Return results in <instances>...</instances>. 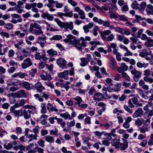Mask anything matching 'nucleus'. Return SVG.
I'll use <instances>...</instances> for the list:
<instances>
[{"label": "nucleus", "mask_w": 153, "mask_h": 153, "mask_svg": "<svg viewBox=\"0 0 153 153\" xmlns=\"http://www.w3.org/2000/svg\"><path fill=\"white\" fill-rule=\"evenodd\" d=\"M25 103V100L24 99H22L19 102L16 103L18 108L23 105Z\"/></svg>", "instance_id": "obj_42"}, {"label": "nucleus", "mask_w": 153, "mask_h": 153, "mask_svg": "<svg viewBox=\"0 0 153 153\" xmlns=\"http://www.w3.org/2000/svg\"><path fill=\"white\" fill-rule=\"evenodd\" d=\"M93 20L94 21L98 23L99 24L101 25L102 22V20L101 19H98L96 17H94L93 18Z\"/></svg>", "instance_id": "obj_56"}, {"label": "nucleus", "mask_w": 153, "mask_h": 153, "mask_svg": "<svg viewBox=\"0 0 153 153\" xmlns=\"http://www.w3.org/2000/svg\"><path fill=\"white\" fill-rule=\"evenodd\" d=\"M50 132L51 135H53L56 137H57L59 135L58 131L56 128L55 130H51Z\"/></svg>", "instance_id": "obj_47"}, {"label": "nucleus", "mask_w": 153, "mask_h": 153, "mask_svg": "<svg viewBox=\"0 0 153 153\" xmlns=\"http://www.w3.org/2000/svg\"><path fill=\"white\" fill-rule=\"evenodd\" d=\"M120 145V149L123 150H124L128 147V143L126 141L123 143H121Z\"/></svg>", "instance_id": "obj_33"}, {"label": "nucleus", "mask_w": 153, "mask_h": 153, "mask_svg": "<svg viewBox=\"0 0 153 153\" xmlns=\"http://www.w3.org/2000/svg\"><path fill=\"white\" fill-rule=\"evenodd\" d=\"M122 85L123 86L126 88L130 87L131 85L130 79H129V81H128L126 80H124L122 82Z\"/></svg>", "instance_id": "obj_31"}, {"label": "nucleus", "mask_w": 153, "mask_h": 153, "mask_svg": "<svg viewBox=\"0 0 153 153\" xmlns=\"http://www.w3.org/2000/svg\"><path fill=\"white\" fill-rule=\"evenodd\" d=\"M34 88L37 92L39 93H42L43 91L45 89V87L39 82H38L35 83Z\"/></svg>", "instance_id": "obj_7"}, {"label": "nucleus", "mask_w": 153, "mask_h": 153, "mask_svg": "<svg viewBox=\"0 0 153 153\" xmlns=\"http://www.w3.org/2000/svg\"><path fill=\"white\" fill-rule=\"evenodd\" d=\"M31 114V111L25 110L22 111V116H23L25 119L27 120L30 118Z\"/></svg>", "instance_id": "obj_14"}, {"label": "nucleus", "mask_w": 153, "mask_h": 153, "mask_svg": "<svg viewBox=\"0 0 153 153\" xmlns=\"http://www.w3.org/2000/svg\"><path fill=\"white\" fill-rule=\"evenodd\" d=\"M99 27L97 26H95L91 30L93 35L94 36H96L98 34L97 31L99 30Z\"/></svg>", "instance_id": "obj_43"}, {"label": "nucleus", "mask_w": 153, "mask_h": 153, "mask_svg": "<svg viewBox=\"0 0 153 153\" xmlns=\"http://www.w3.org/2000/svg\"><path fill=\"white\" fill-rule=\"evenodd\" d=\"M45 105L46 104L45 103H41V107L42 109H41V112L42 114H45L47 112Z\"/></svg>", "instance_id": "obj_38"}, {"label": "nucleus", "mask_w": 153, "mask_h": 153, "mask_svg": "<svg viewBox=\"0 0 153 153\" xmlns=\"http://www.w3.org/2000/svg\"><path fill=\"white\" fill-rule=\"evenodd\" d=\"M38 65L39 68L42 69L46 65V63H45V62H44L42 60H40Z\"/></svg>", "instance_id": "obj_50"}, {"label": "nucleus", "mask_w": 153, "mask_h": 153, "mask_svg": "<svg viewBox=\"0 0 153 153\" xmlns=\"http://www.w3.org/2000/svg\"><path fill=\"white\" fill-rule=\"evenodd\" d=\"M86 56L87 57H82L80 58L81 62L80 63V65L82 67H84L90 61V59L91 58V55L87 54Z\"/></svg>", "instance_id": "obj_5"}, {"label": "nucleus", "mask_w": 153, "mask_h": 153, "mask_svg": "<svg viewBox=\"0 0 153 153\" xmlns=\"http://www.w3.org/2000/svg\"><path fill=\"white\" fill-rule=\"evenodd\" d=\"M137 90L139 94L142 97V98H144L145 99H146L148 98L147 96L144 94L143 93V91L142 90L139 88H138Z\"/></svg>", "instance_id": "obj_36"}, {"label": "nucleus", "mask_w": 153, "mask_h": 153, "mask_svg": "<svg viewBox=\"0 0 153 153\" xmlns=\"http://www.w3.org/2000/svg\"><path fill=\"white\" fill-rule=\"evenodd\" d=\"M42 93V95L41 96V97L42 98H44L46 100H48L49 97V93L47 92L46 93L45 92H43Z\"/></svg>", "instance_id": "obj_53"}, {"label": "nucleus", "mask_w": 153, "mask_h": 153, "mask_svg": "<svg viewBox=\"0 0 153 153\" xmlns=\"http://www.w3.org/2000/svg\"><path fill=\"white\" fill-rule=\"evenodd\" d=\"M29 31L30 32L34 33L37 35H41L43 33L41 26L37 23L31 24Z\"/></svg>", "instance_id": "obj_2"}, {"label": "nucleus", "mask_w": 153, "mask_h": 153, "mask_svg": "<svg viewBox=\"0 0 153 153\" xmlns=\"http://www.w3.org/2000/svg\"><path fill=\"white\" fill-rule=\"evenodd\" d=\"M111 31L109 30L104 31L101 33V36L102 37H104L105 35H107L110 34Z\"/></svg>", "instance_id": "obj_58"}, {"label": "nucleus", "mask_w": 153, "mask_h": 153, "mask_svg": "<svg viewBox=\"0 0 153 153\" xmlns=\"http://www.w3.org/2000/svg\"><path fill=\"white\" fill-rule=\"evenodd\" d=\"M121 86V83H117L116 84H111L110 88L112 90L118 91L120 90Z\"/></svg>", "instance_id": "obj_13"}, {"label": "nucleus", "mask_w": 153, "mask_h": 153, "mask_svg": "<svg viewBox=\"0 0 153 153\" xmlns=\"http://www.w3.org/2000/svg\"><path fill=\"white\" fill-rule=\"evenodd\" d=\"M44 138L45 141L50 143H53L54 142V137L50 135L46 136Z\"/></svg>", "instance_id": "obj_27"}, {"label": "nucleus", "mask_w": 153, "mask_h": 153, "mask_svg": "<svg viewBox=\"0 0 153 153\" xmlns=\"http://www.w3.org/2000/svg\"><path fill=\"white\" fill-rule=\"evenodd\" d=\"M21 50L22 53L24 56L27 57L30 55V52L29 50H25L23 48H22Z\"/></svg>", "instance_id": "obj_41"}, {"label": "nucleus", "mask_w": 153, "mask_h": 153, "mask_svg": "<svg viewBox=\"0 0 153 153\" xmlns=\"http://www.w3.org/2000/svg\"><path fill=\"white\" fill-rule=\"evenodd\" d=\"M143 111L142 108H138L137 110L135 111V112L134 113L133 115V118H136L140 117L143 114Z\"/></svg>", "instance_id": "obj_17"}, {"label": "nucleus", "mask_w": 153, "mask_h": 153, "mask_svg": "<svg viewBox=\"0 0 153 153\" xmlns=\"http://www.w3.org/2000/svg\"><path fill=\"white\" fill-rule=\"evenodd\" d=\"M45 83L48 86L50 87L51 89L54 88V85L51 82H45Z\"/></svg>", "instance_id": "obj_61"}, {"label": "nucleus", "mask_w": 153, "mask_h": 153, "mask_svg": "<svg viewBox=\"0 0 153 153\" xmlns=\"http://www.w3.org/2000/svg\"><path fill=\"white\" fill-rule=\"evenodd\" d=\"M69 73L68 70H65L63 72H60L58 74V76L60 78L65 77L66 76H68Z\"/></svg>", "instance_id": "obj_30"}, {"label": "nucleus", "mask_w": 153, "mask_h": 153, "mask_svg": "<svg viewBox=\"0 0 153 153\" xmlns=\"http://www.w3.org/2000/svg\"><path fill=\"white\" fill-rule=\"evenodd\" d=\"M72 44L75 45V46L81 51L82 49V46L85 47L86 46V43L85 42V39L83 37H80V39L78 40H76L74 42H73Z\"/></svg>", "instance_id": "obj_3"}, {"label": "nucleus", "mask_w": 153, "mask_h": 153, "mask_svg": "<svg viewBox=\"0 0 153 153\" xmlns=\"http://www.w3.org/2000/svg\"><path fill=\"white\" fill-rule=\"evenodd\" d=\"M114 30L119 33H120L123 34H124L123 31L124 29L123 28H121L119 27H114Z\"/></svg>", "instance_id": "obj_54"}, {"label": "nucleus", "mask_w": 153, "mask_h": 153, "mask_svg": "<svg viewBox=\"0 0 153 153\" xmlns=\"http://www.w3.org/2000/svg\"><path fill=\"white\" fill-rule=\"evenodd\" d=\"M18 76L21 78H24L25 76H27V74L26 73H22L19 72L18 73Z\"/></svg>", "instance_id": "obj_62"}, {"label": "nucleus", "mask_w": 153, "mask_h": 153, "mask_svg": "<svg viewBox=\"0 0 153 153\" xmlns=\"http://www.w3.org/2000/svg\"><path fill=\"white\" fill-rule=\"evenodd\" d=\"M137 66L138 68H141L143 67H146L147 66V65L144 62L142 63L140 62H138L137 63Z\"/></svg>", "instance_id": "obj_48"}, {"label": "nucleus", "mask_w": 153, "mask_h": 153, "mask_svg": "<svg viewBox=\"0 0 153 153\" xmlns=\"http://www.w3.org/2000/svg\"><path fill=\"white\" fill-rule=\"evenodd\" d=\"M143 80L146 82H149L150 83L153 82V79L149 77V76H144L143 77Z\"/></svg>", "instance_id": "obj_40"}, {"label": "nucleus", "mask_w": 153, "mask_h": 153, "mask_svg": "<svg viewBox=\"0 0 153 153\" xmlns=\"http://www.w3.org/2000/svg\"><path fill=\"white\" fill-rule=\"evenodd\" d=\"M60 117L64 118L65 120L68 119L69 120H71L72 119V118L71 117V116L68 112H66L64 113H61L60 114Z\"/></svg>", "instance_id": "obj_26"}, {"label": "nucleus", "mask_w": 153, "mask_h": 153, "mask_svg": "<svg viewBox=\"0 0 153 153\" xmlns=\"http://www.w3.org/2000/svg\"><path fill=\"white\" fill-rule=\"evenodd\" d=\"M117 118L118 120V123L119 124H121L122 123L123 121V116L122 114H120L119 113H117Z\"/></svg>", "instance_id": "obj_39"}, {"label": "nucleus", "mask_w": 153, "mask_h": 153, "mask_svg": "<svg viewBox=\"0 0 153 153\" xmlns=\"http://www.w3.org/2000/svg\"><path fill=\"white\" fill-rule=\"evenodd\" d=\"M19 85L26 89L27 90H29L31 89V84L28 82L25 81L23 82H20L19 83Z\"/></svg>", "instance_id": "obj_12"}, {"label": "nucleus", "mask_w": 153, "mask_h": 153, "mask_svg": "<svg viewBox=\"0 0 153 153\" xmlns=\"http://www.w3.org/2000/svg\"><path fill=\"white\" fill-rule=\"evenodd\" d=\"M47 37L44 35H42V36H39L37 40L38 43L40 44L41 47L43 48L44 45L46 44L47 42L46 40Z\"/></svg>", "instance_id": "obj_8"}, {"label": "nucleus", "mask_w": 153, "mask_h": 153, "mask_svg": "<svg viewBox=\"0 0 153 153\" xmlns=\"http://www.w3.org/2000/svg\"><path fill=\"white\" fill-rule=\"evenodd\" d=\"M22 110H15L13 112V114L15 117H20L22 116Z\"/></svg>", "instance_id": "obj_29"}, {"label": "nucleus", "mask_w": 153, "mask_h": 153, "mask_svg": "<svg viewBox=\"0 0 153 153\" xmlns=\"http://www.w3.org/2000/svg\"><path fill=\"white\" fill-rule=\"evenodd\" d=\"M113 77V79L116 81L120 80L121 79L122 77L121 75L118 74H117Z\"/></svg>", "instance_id": "obj_49"}, {"label": "nucleus", "mask_w": 153, "mask_h": 153, "mask_svg": "<svg viewBox=\"0 0 153 153\" xmlns=\"http://www.w3.org/2000/svg\"><path fill=\"white\" fill-rule=\"evenodd\" d=\"M109 66L113 69L115 68L116 66V62L114 58L112 57L109 58Z\"/></svg>", "instance_id": "obj_16"}, {"label": "nucleus", "mask_w": 153, "mask_h": 153, "mask_svg": "<svg viewBox=\"0 0 153 153\" xmlns=\"http://www.w3.org/2000/svg\"><path fill=\"white\" fill-rule=\"evenodd\" d=\"M90 43L95 48L98 45L100 44V42L99 41H93L90 42Z\"/></svg>", "instance_id": "obj_57"}, {"label": "nucleus", "mask_w": 153, "mask_h": 153, "mask_svg": "<svg viewBox=\"0 0 153 153\" xmlns=\"http://www.w3.org/2000/svg\"><path fill=\"white\" fill-rule=\"evenodd\" d=\"M33 64L30 58H27L24 60L23 62L22 63V67L24 69L27 68L31 66Z\"/></svg>", "instance_id": "obj_6"}, {"label": "nucleus", "mask_w": 153, "mask_h": 153, "mask_svg": "<svg viewBox=\"0 0 153 153\" xmlns=\"http://www.w3.org/2000/svg\"><path fill=\"white\" fill-rule=\"evenodd\" d=\"M4 147L7 149L9 150L13 147L12 143H9L7 145L6 144L4 145Z\"/></svg>", "instance_id": "obj_60"}, {"label": "nucleus", "mask_w": 153, "mask_h": 153, "mask_svg": "<svg viewBox=\"0 0 153 153\" xmlns=\"http://www.w3.org/2000/svg\"><path fill=\"white\" fill-rule=\"evenodd\" d=\"M42 23L43 24H45L46 25V30H49L52 31H55V30L47 22H46L45 21H42Z\"/></svg>", "instance_id": "obj_28"}, {"label": "nucleus", "mask_w": 153, "mask_h": 153, "mask_svg": "<svg viewBox=\"0 0 153 153\" xmlns=\"http://www.w3.org/2000/svg\"><path fill=\"white\" fill-rule=\"evenodd\" d=\"M121 75L124 80H126L128 81H129V79H130V76L128 74L124 71H122L121 73Z\"/></svg>", "instance_id": "obj_32"}, {"label": "nucleus", "mask_w": 153, "mask_h": 153, "mask_svg": "<svg viewBox=\"0 0 153 153\" xmlns=\"http://www.w3.org/2000/svg\"><path fill=\"white\" fill-rule=\"evenodd\" d=\"M47 52L49 55L52 56L56 55L58 53L56 51L54 50L53 49L47 50Z\"/></svg>", "instance_id": "obj_34"}, {"label": "nucleus", "mask_w": 153, "mask_h": 153, "mask_svg": "<svg viewBox=\"0 0 153 153\" xmlns=\"http://www.w3.org/2000/svg\"><path fill=\"white\" fill-rule=\"evenodd\" d=\"M153 105V103L152 102L150 101L148 102V104L146 105V106L144 107L143 108V110L144 111H146L148 110V107L149 106H152Z\"/></svg>", "instance_id": "obj_51"}, {"label": "nucleus", "mask_w": 153, "mask_h": 153, "mask_svg": "<svg viewBox=\"0 0 153 153\" xmlns=\"http://www.w3.org/2000/svg\"><path fill=\"white\" fill-rule=\"evenodd\" d=\"M56 62L59 66L62 68H65L67 64L66 61L62 58L58 59Z\"/></svg>", "instance_id": "obj_9"}, {"label": "nucleus", "mask_w": 153, "mask_h": 153, "mask_svg": "<svg viewBox=\"0 0 153 153\" xmlns=\"http://www.w3.org/2000/svg\"><path fill=\"white\" fill-rule=\"evenodd\" d=\"M13 27V25L11 23H8L7 24L5 25V28L9 30L12 29Z\"/></svg>", "instance_id": "obj_55"}, {"label": "nucleus", "mask_w": 153, "mask_h": 153, "mask_svg": "<svg viewBox=\"0 0 153 153\" xmlns=\"http://www.w3.org/2000/svg\"><path fill=\"white\" fill-rule=\"evenodd\" d=\"M146 6V3L145 1H143L140 4V9L142 10H144Z\"/></svg>", "instance_id": "obj_63"}, {"label": "nucleus", "mask_w": 153, "mask_h": 153, "mask_svg": "<svg viewBox=\"0 0 153 153\" xmlns=\"http://www.w3.org/2000/svg\"><path fill=\"white\" fill-rule=\"evenodd\" d=\"M109 13L110 14V17L111 19H116L118 17V16L117 15L111 10H109Z\"/></svg>", "instance_id": "obj_44"}, {"label": "nucleus", "mask_w": 153, "mask_h": 153, "mask_svg": "<svg viewBox=\"0 0 153 153\" xmlns=\"http://www.w3.org/2000/svg\"><path fill=\"white\" fill-rule=\"evenodd\" d=\"M35 58L36 59L40 60L42 58V56L41 55L40 53L38 52H36L35 55Z\"/></svg>", "instance_id": "obj_52"}, {"label": "nucleus", "mask_w": 153, "mask_h": 153, "mask_svg": "<svg viewBox=\"0 0 153 153\" xmlns=\"http://www.w3.org/2000/svg\"><path fill=\"white\" fill-rule=\"evenodd\" d=\"M62 39V36L60 35H56L50 39V40H59Z\"/></svg>", "instance_id": "obj_37"}, {"label": "nucleus", "mask_w": 153, "mask_h": 153, "mask_svg": "<svg viewBox=\"0 0 153 153\" xmlns=\"http://www.w3.org/2000/svg\"><path fill=\"white\" fill-rule=\"evenodd\" d=\"M36 3H33L32 4H26L25 6V8L28 10H29L31 9V8L34 7H36Z\"/></svg>", "instance_id": "obj_35"}, {"label": "nucleus", "mask_w": 153, "mask_h": 153, "mask_svg": "<svg viewBox=\"0 0 153 153\" xmlns=\"http://www.w3.org/2000/svg\"><path fill=\"white\" fill-rule=\"evenodd\" d=\"M54 20L61 28H64L65 30H68V29L70 30L73 29V24L72 22H62L57 18H55Z\"/></svg>", "instance_id": "obj_1"}, {"label": "nucleus", "mask_w": 153, "mask_h": 153, "mask_svg": "<svg viewBox=\"0 0 153 153\" xmlns=\"http://www.w3.org/2000/svg\"><path fill=\"white\" fill-rule=\"evenodd\" d=\"M16 97L20 98L21 97L26 98L27 97V94L23 90H21L16 93Z\"/></svg>", "instance_id": "obj_15"}, {"label": "nucleus", "mask_w": 153, "mask_h": 153, "mask_svg": "<svg viewBox=\"0 0 153 153\" xmlns=\"http://www.w3.org/2000/svg\"><path fill=\"white\" fill-rule=\"evenodd\" d=\"M141 133H145L149 131L148 125L147 124H144L142 126L139 128Z\"/></svg>", "instance_id": "obj_24"}, {"label": "nucleus", "mask_w": 153, "mask_h": 153, "mask_svg": "<svg viewBox=\"0 0 153 153\" xmlns=\"http://www.w3.org/2000/svg\"><path fill=\"white\" fill-rule=\"evenodd\" d=\"M131 74L133 75V78L135 82H137L139 80V79L141 77L142 72L134 68L131 71Z\"/></svg>", "instance_id": "obj_4"}, {"label": "nucleus", "mask_w": 153, "mask_h": 153, "mask_svg": "<svg viewBox=\"0 0 153 153\" xmlns=\"http://www.w3.org/2000/svg\"><path fill=\"white\" fill-rule=\"evenodd\" d=\"M34 97L37 99H38V100L40 102H42L44 101V99L41 97L39 94H35L34 95Z\"/></svg>", "instance_id": "obj_64"}, {"label": "nucleus", "mask_w": 153, "mask_h": 153, "mask_svg": "<svg viewBox=\"0 0 153 153\" xmlns=\"http://www.w3.org/2000/svg\"><path fill=\"white\" fill-rule=\"evenodd\" d=\"M78 13L80 16V19H83L85 18V14L83 11L82 10H80L78 12Z\"/></svg>", "instance_id": "obj_46"}, {"label": "nucleus", "mask_w": 153, "mask_h": 153, "mask_svg": "<svg viewBox=\"0 0 153 153\" xmlns=\"http://www.w3.org/2000/svg\"><path fill=\"white\" fill-rule=\"evenodd\" d=\"M73 99L76 101L74 103V105H78L79 106L82 102V98L79 96H76L75 98H74Z\"/></svg>", "instance_id": "obj_22"}, {"label": "nucleus", "mask_w": 153, "mask_h": 153, "mask_svg": "<svg viewBox=\"0 0 153 153\" xmlns=\"http://www.w3.org/2000/svg\"><path fill=\"white\" fill-rule=\"evenodd\" d=\"M47 108L49 111H54L57 112L58 111L55 106H53L51 104L49 103L47 104Z\"/></svg>", "instance_id": "obj_21"}, {"label": "nucleus", "mask_w": 153, "mask_h": 153, "mask_svg": "<svg viewBox=\"0 0 153 153\" xmlns=\"http://www.w3.org/2000/svg\"><path fill=\"white\" fill-rule=\"evenodd\" d=\"M103 97V96L101 93L98 92L94 95V99L95 100L100 101L101 100Z\"/></svg>", "instance_id": "obj_23"}, {"label": "nucleus", "mask_w": 153, "mask_h": 153, "mask_svg": "<svg viewBox=\"0 0 153 153\" xmlns=\"http://www.w3.org/2000/svg\"><path fill=\"white\" fill-rule=\"evenodd\" d=\"M147 8L146 10L147 15H149L153 14V6L151 4H149L147 5Z\"/></svg>", "instance_id": "obj_18"}, {"label": "nucleus", "mask_w": 153, "mask_h": 153, "mask_svg": "<svg viewBox=\"0 0 153 153\" xmlns=\"http://www.w3.org/2000/svg\"><path fill=\"white\" fill-rule=\"evenodd\" d=\"M55 119L57 121L58 124H59L62 128H64L65 125V123L63 120L61 118H57L56 117H55Z\"/></svg>", "instance_id": "obj_25"}, {"label": "nucleus", "mask_w": 153, "mask_h": 153, "mask_svg": "<svg viewBox=\"0 0 153 153\" xmlns=\"http://www.w3.org/2000/svg\"><path fill=\"white\" fill-rule=\"evenodd\" d=\"M120 140L119 139H113L111 141V145L114 146L116 149L120 148Z\"/></svg>", "instance_id": "obj_19"}, {"label": "nucleus", "mask_w": 153, "mask_h": 153, "mask_svg": "<svg viewBox=\"0 0 153 153\" xmlns=\"http://www.w3.org/2000/svg\"><path fill=\"white\" fill-rule=\"evenodd\" d=\"M145 113H147L148 114V117H151L153 115V110H149L145 111Z\"/></svg>", "instance_id": "obj_59"}, {"label": "nucleus", "mask_w": 153, "mask_h": 153, "mask_svg": "<svg viewBox=\"0 0 153 153\" xmlns=\"http://www.w3.org/2000/svg\"><path fill=\"white\" fill-rule=\"evenodd\" d=\"M67 38L63 40V41L65 43H69L72 44L73 42H74L76 40L75 37L71 34H68L67 36Z\"/></svg>", "instance_id": "obj_11"}, {"label": "nucleus", "mask_w": 153, "mask_h": 153, "mask_svg": "<svg viewBox=\"0 0 153 153\" xmlns=\"http://www.w3.org/2000/svg\"><path fill=\"white\" fill-rule=\"evenodd\" d=\"M131 6L132 8L137 10L138 8L139 4L136 1H134L131 4Z\"/></svg>", "instance_id": "obj_45"}, {"label": "nucleus", "mask_w": 153, "mask_h": 153, "mask_svg": "<svg viewBox=\"0 0 153 153\" xmlns=\"http://www.w3.org/2000/svg\"><path fill=\"white\" fill-rule=\"evenodd\" d=\"M75 121L74 120H73V121H71L70 122L69 126H68L67 127L64 128L63 129V131H64L68 132L70 131L71 128L70 127H72L74 126L75 125Z\"/></svg>", "instance_id": "obj_20"}, {"label": "nucleus", "mask_w": 153, "mask_h": 153, "mask_svg": "<svg viewBox=\"0 0 153 153\" xmlns=\"http://www.w3.org/2000/svg\"><path fill=\"white\" fill-rule=\"evenodd\" d=\"M128 67L124 63H122L120 67H118L117 70L119 73H121L122 71H125L127 70Z\"/></svg>", "instance_id": "obj_10"}]
</instances>
